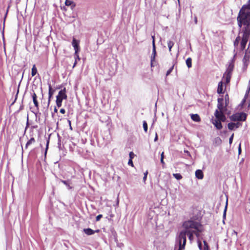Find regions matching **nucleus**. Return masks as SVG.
<instances>
[{"mask_svg":"<svg viewBox=\"0 0 250 250\" xmlns=\"http://www.w3.org/2000/svg\"><path fill=\"white\" fill-rule=\"evenodd\" d=\"M233 136H234V134H232L229 139V143L230 144H231L232 142V140L233 139Z\"/></svg>","mask_w":250,"mask_h":250,"instance_id":"40","label":"nucleus"},{"mask_svg":"<svg viewBox=\"0 0 250 250\" xmlns=\"http://www.w3.org/2000/svg\"><path fill=\"white\" fill-rule=\"evenodd\" d=\"M204 243V248L202 250H209V246L206 241H203Z\"/></svg>","mask_w":250,"mask_h":250,"instance_id":"28","label":"nucleus"},{"mask_svg":"<svg viewBox=\"0 0 250 250\" xmlns=\"http://www.w3.org/2000/svg\"><path fill=\"white\" fill-rule=\"evenodd\" d=\"M241 125H242V124L239 122L235 123V127L236 128H239Z\"/></svg>","mask_w":250,"mask_h":250,"instance_id":"39","label":"nucleus"},{"mask_svg":"<svg viewBox=\"0 0 250 250\" xmlns=\"http://www.w3.org/2000/svg\"><path fill=\"white\" fill-rule=\"evenodd\" d=\"M35 142V139L32 137L26 143L25 146V149H27L28 147V146L29 145H30L31 144H32L33 143H34Z\"/></svg>","mask_w":250,"mask_h":250,"instance_id":"22","label":"nucleus"},{"mask_svg":"<svg viewBox=\"0 0 250 250\" xmlns=\"http://www.w3.org/2000/svg\"><path fill=\"white\" fill-rule=\"evenodd\" d=\"M157 140H158V135H157V134L156 133L154 141V142H156Z\"/></svg>","mask_w":250,"mask_h":250,"instance_id":"48","label":"nucleus"},{"mask_svg":"<svg viewBox=\"0 0 250 250\" xmlns=\"http://www.w3.org/2000/svg\"><path fill=\"white\" fill-rule=\"evenodd\" d=\"M60 112H61V113H62V114H64V113H65V109H63V108H62V109H61V110H60Z\"/></svg>","mask_w":250,"mask_h":250,"instance_id":"46","label":"nucleus"},{"mask_svg":"<svg viewBox=\"0 0 250 250\" xmlns=\"http://www.w3.org/2000/svg\"><path fill=\"white\" fill-rule=\"evenodd\" d=\"M228 128L229 130H233L234 129L235 127V123H229L228 125Z\"/></svg>","mask_w":250,"mask_h":250,"instance_id":"26","label":"nucleus"},{"mask_svg":"<svg viewBox=\"0 0 250 250\" xmlns=\"http://www.w3.org/2000/svg\"><path fill=\"white\" fill-rule=\"evenodd\" d=\"M156 56V46L155 44H153V46H152V53L151 55V66H153V62L154 61L155 59V57Z\"/></svg>","mask_w":250,"mask_h":250,"instance_id":"11","label":"nucleus"},{"mask_svg":"<svg viewBox=\"0 0 250 250\" xmlns=\"http://www.w3.org/2000/svg\"><path fill=\"white\" fill-rule=\"evenodd\" d=\"M240 41V37L239 36L237 37L235 41L234 42V45L235 46H237L239 43V42Z\"/></svg>","mask_w":250,"mask_h":250,"instance_id":"31","label":"nucleus"},{"mask_svg":"<svg viewBox=\"0 0 250 250\" xmlns=\"http://www.w3.org/2000/svg\"><path fill=\"white\" fill-rule=\"evenodd\" d=\"M48 144H49V140H48L47 142L46 151H47V150L48 149ZM45 153H46V151H45Z\"/></svg>","mask_w":250,"mask_h":250,"instance_id":"50","label":"nucleus"},{"mask_svg":"<svg viewBox=\"0 0 250 250\" xmlns=\"http://www.w3.org/2000/svg\"><path fill=\"white\" fill-rule=\"evenodd\" d=\"M128 165H130V166H131L132 167H133V164L132 160L131 159H129L128 161Z\"/></svg>","mask_w":250,"mask_h":250,"instance_id":"42","label":"nucleus"},{"mask_svg":"<svg viewBox=\"0 0 250 250\" xmlns=\"http://www.w3.org/2000/svg\"><path fill=\"white\" fill-rule=\"evenodd\" d=\"M129 159L132 160L134 156V154L133 153V152H130L129 154Z\"/></svg>","mask_w":250,"mask_h":250,"instance_id":"38","label":"nucleus"},{"mask_svg":"<svg viewBox=\"0 0 250 250\" xmlns=\"http://www.w3.org/2000/svg\"><path fill=\"white\" fill-rule=\"evenodd\" d=\"M48 87H49V92H48V100L47 105L49 106V105L50 103L51 98H52V97L53 96V95L54 94L55 90L52 88L50 84L48 83Z\"/></svg>","mask_w":250,"mask_h":250,"instance_id":"10","label":"nucleus"},{"mask_svg":"<svg viewBox=\"0 0 250 250\" xmlns=\"http://www.w3.org/2000/svg\"><path fill=\"white\" fill-rule=\"evenodd\" d=\"M247 115L245 113L241 112L233 114L230 117L232 121H244L246 120Z\"/></svg>","mask_w":250,"mask_h":250,"instance_id":"5","label":"nucleus"},{"mask_svg":"<svg viewBox=\"0 0 250 250\" xmlns=\"http://www.w3.org/2000/svg\"><path fill=\"white\" fill-rule=\"evenodd\" d=\"M233 64L230 63L224 74H225V75H229L231 76L232 72L233 70Z\"/></svg>","mask_w":250,"mask_h":250,"instance_id":"14","label":"nucleus"},{"mask_svg":"<svg viewBox=\"0 0 250 250\" xmlns=\"http://www.w3.org/2000/svg\"><path fill=\"white\" fill-rule=\"evenodd\" d=\"M173 176L177 180H180L182 178V175L179 173H173Z\"/></svg>","mask_w":250,"mask_h":250,"instance_id":"29","label":"nucleus"},{"mask_svg":"<svg viewBox=\"0 0 250 250\" xmlns=\"http://www.w3.org/2000/svg\"><path fill=\"white\" fill-rule=\"evenodd\" d=\"M237 234V233L235 230H233L232 232V235H235L236 236Z\"/></svg>","mask_w":250,"mask_h":250,"instance_id":"52","label":"nucleus"},{"mask_svg":"<svg viewBox=\"0 0 250 250\" xmlns=\"http://www.w3.org/2000/svg\"><path fill=\"white\" fill-rule=\"evenodd\" d=\"M65 4L66 6H70L72 9L75 7V3L70 0H66Z\"/></svg>","mask_w":250,"mask_h":250,"instance_id":"20","label":"nucleus"},{"mask_svg":"<svg viewBox=\"0 0 250 250\" xmlns=\"http://www.w3.org/2000/svg\"><path fill=\"white\" fill-rule=\"evenodd\" d=\"M196 177L199 179H202L204 177V174L202 170L198 169L195 171Z\"/></svg>","mask_w":250,"mask_h":250,"instance_id":"16","label":"nucleus"},{"mask_svg":"<svg viewBox=\"0 0 250 250\" xmlns=\"http://www.w3.org/2000/svg\"><path fill=\"white\" fill-rule=\"evenodd\" d=\"M72 45L75 49V54H78V52L80 51L79 41L73 38Z\"/></svg>","mask_w":250,"mask_h":250,"instance_id":"9","label":"nucleus"},{"mask_svg":"<svg viewBox=\"0 0 250 250\" xmlns=\"http://www.w3.org/2000/svg\"><path fill=\"white\" fill-rule=\"evenodd\" d=\"M54 112L57 113L58 112V109L56 108V107H55L54 110Z\"/></svg>","mask_w":250,"mask_h":250,"instance_id":"55","label":"nucleus"},{"mask_svg":"<svg viewBox=\"0 0 250 250\" xmlns=\"http://www.w3.org/2000/svg\"><path fill=\"white\" fill-rule=\"evenodd\" d=\"M186 62L188 68H190L192 66V60L190 58H188Z\"/></svg>","mask_w":250,"mask_h":250,"instance_id":"23","label":"nucleus"},{"mask_svg":"<svg viewBox=\"0 0 250 250\" xmlns=\"http://www.w3.org/2000/svg\"><path fill=\"white\" fill-rule=\"evenodd\" d=\"M237 23L243 33V37L241 42V49L243 50L245 48L250 36V24L246 22L240 23L239 21H237Z\"/></svg>","mask_w":250,"mask_h":250,"instance_id":"3","label":"nucleus"},{"mask_svg":"<svg viewBox=\"0 0 250 250\" xmlns=\"http://www.w3.org/2000/svg\"><path fill=\"white\" fill-rule=\"evenodd\" d=\"M99 231L100 230L99 229L93 230V229L90 228L83 229V231L84 232V233L88 235H92L94 234L95 232H99Z\"/></svg>","mask_w":250,"mask_h":250,"instance_id":"12","label":"nucleus"},{"mask_svg":"<svg viewBox=\"0 0 250 250\" xmlns=\"http://www.w3.org/2000/svg\"><path fill=\"white\" fill-rule=\"evenodd\" d=\"M37 73V69L35 64H34L31 71V75L32 76H34Z\"/></svg>","mask_w":250,"mask_h":250,"instance_id":"24","label":"nucleus"},{"mask_svg":"<svg viewBox=\"0 0 250 250\" xmlns=\"http://www.w3.org/2000/svg\"><path fill=\"white\" fill-rule=\"evenodd\" d=\"M237 21L240 23L246 22L250 24V0L246 4L242 6L238 13Z\"/></svg>","mask_w":250,"mask_h":250,"instance_id":"2","label":"nucleus"},{"mask_svg":"<svg viewBox=\"0 0 250 250\" xmlns=\"http://www.w3.org/2000/svg\"><path fill=\"white\" fill-rule=\"evenodd\" d=\"M74 58H75V61L76 60L77 61V60H79V61L80 60V58L79 57L78 53V54H75V53H74Z\"/></svg>","mask_w":250,"mask_h":250,"instance_id":"36","label":"nucleus"},{"mask_svg":"<svg viewBox=\"0 0 250 250\" xmlns=\"http://www.w3.org/2000/svg\"><path fill=\"white\" fill-rule=\"evenodd\" d=\"M77 61L76 60L75 61V62H74V64H73V67H74L76 66V65L77 64Z\"/></svg>","mask_w":250,"mask_h":250,"instance_id":"54","label":"nucleus"},{"mask_svg":"<svg viewBox=\"0 0 250 250\" xmlns=\"http://www.w3.org/2000/svg\"><path fill=\"white\" fill-rule=\"evenodd\" d=\"M223 99L222 98L218 99V103H223Z\"/></svg>","mask_w":250,"mask_h":250,"instance_id":"44","label":"nucleus"},{"mask_svg":"<svg viewBox=\"0 0 250 250\" xmlns=\"http://www.w3.org/2000/svg\"><path fill=\"white\" fill-rule=\"evenodd\" d=\"M164 153L163 152L161 154V159H164Z\"/></svg>","mask_w":250,"mask_h":250,"instance_id":"49","label":"nucleus"},{"mask_svg":"<svg viewBox=\"0 0 250 250\" xmlns=\"http://www.w3.org/2000/svg\"><path fill=\"white\" fill-rule=\"evenodd\" d=\"M102 217H103V215L102 214L98 215V216H97V217L96 218V221H99Z\"/></svg>","mask_w":250,"mask_h":250,"instance_id":"41","label":"nucleus"},{"mask_svg":"<svg viewBox=\"0 0 250 250\" xmlns=\"http://www.w3.org/2000/svg\"><path fill=\"white\" fill-rule=\"evenodd\" d=\"M248 202H249V203H250V197L248 199Z\"/></svg>","mask_w":250,"mask_h":250,"instance_id":"57","label":"nucleus"},{"mask_svg":"<svg viewBox=\"0 0 250 250\" xmlns=\"http://www.w3.org/2000/svg\"><path fill=\"white\" fill-rule=\"evenodd\" d=\"M61 182L67 186L68 189H71L72 188V187L70 186V184L68 181L65 180H61Z\"/></svg>","mask_w":250,"mask_h":250,"instance_id":"27","label":"nucleus"},{"mask_svg":"<svg viewBox=\"0 0 250 250\" xmlns=\"http://www.w3.org/2000/svg\"><path fill=\"white\" fill-rule=\"evenodd\" d=\"M68 124H69V125H71V121L70 120H68Z\"/></svg>","mask_w":250,"mask_h":250,"instance_id":"56","label":"nucleus"},{"mask_svg":"<svg viewBox=\"0 0 250 250\" xmlns=\"http://www.w3.org/2000/svg\"><path fill=\"white\" fill-rule=\"evenodd\" d=\"M248 107L249 108L250 107V103L249 104V105L248 106Z\"/></svg>","mask_w":250,"mask_h":250,"instance_id":"58","label":"nucleus"},{"mask_svg":"<svg viewBox=\"0 0 250 250\" xmlns=\"http://www.w3.org/2000/svg\"><path fill=\"white\" fill-rule=\"evenodd\" d=\"M67 95L66 94V88L64 87L59 92L58 95L56 96V104L58 107L62 106V101L63 100L67 99Z\"/></svg>","mask_w":250,"mask_h":250,"instance_id":"4","label":"nucleus"},{"mask_svg":"<svg viewBox=\"0 0 250 250\" xmlns=\"http://www.w3.org/2000/svg\"><path fill=\"white\" fill-rule=\"evenodd\" d=\"M191 118L193 121L197 122H200L201 120L200 116L197 114H191Z\"/></svg>","mask_w":250,"mask_h":250,"instance_id":"19","label":"nucleus"},{"mask_svg":"<svg viewBox=\"0 0 250 250\" xmlns=\"http://www.w3.org/2000/svg\"><path fill=\"white\" fill-rule=\"evenodd\" d=\"M161 163L163 165V167H164V166L165 165V163L164 161V159H161Z\"/></svg>","mask_w":250,"mask_h":250,"instance_id":"45","label":"nucleus"},{"mask_svg":"<svg viewBox=\"0 0 250 250\" xmlns=\"http://www.w3.org/2000/svg\"><path fill=\"white\" fill-rule=\"evenodd\" d=\"M143 128H144V131L146 132L147 131V123L146 122V121H143Z\"/></svg>","mask_w":250,"mask_h":250,"instance_id":"32","label":"nucleus"},{"mask_svg":"<svg viewBox=\"0 0 250 250\" xmlns=\"http://www.w3.org/2000/svg\"><path fill=\"white\" fill-rule=\"evenodd\" d=\"M217 107H218V109L221 111V110H222L223 107V103H218Z\"/></svg>","mask_w":250,"mask_h":250,"instance_id":"34","label":"nucleus"},{"mask_svg":"<svg viewBox=\"0 0 250 250\" xmlns=\"http://www.w3.org/2000/svg\"><path fill=\"white\" fill-rule=\"evenodd\" d=\"M152 46H153V44H155V36H154V35L152 36Z\"/></svg>","mask_w":250,"mask_h":250,"instance_id":"43","label":"nucleus"},{"mask_svg":"<svg viewBox=\"0 0 250 250\" xmlns=\"http://www.w3.org/2000/svg\"><path fill=\"white\" fill-rule=\"evenodd\" d=\"M241 152V145L240 144L238 147V153L240 154Z\"/></svg>","mask_w":250,"mask_h":250,"instance_id":"47","label":"nucleus"},{"mask_svg":"<svg viewBox=\"0 0 250 250\" xmlns=\"http://www.w3.org/2000/svg\"><path fill=\"white\" fill-rule=\"evenodd\" d=\"M250 212V209H249V210L248 212Z\"/></svg>","mask_w":250,"mask_h":250,"instance_id":"60","label":"nucleus"},{"mask_svg":"<svg viewBox=\"0 0 250 250\" xmlns=\"http://www.w3.org/2000/svg\"><path fill=\"white\" fill-rule=\"evenodd\" d=\"M223 82H220L218 85V88H217V93L218 94H222L224 92L223 91Z\"/></svg>","mask_w":250,"mask_h":250,"instance_id":"17","label":"nucleus"},{"mask_svg":"<svg viewBox=\"0 0 250 250\" xmlns=\"http://www.w3.org/2000/svg\"><path fill=\"white\" fill-rule=\"evenodd\" d=\"M231 76V75H225V74H224L223 79H224L225 80V82L226 83H229Z\"/></svg>","mask_w":250,"mask_h":250,"instance_id":"21","label":"nucleus"},{"mask_svg":"<svg viewBox=\"0 0 250 250\" xmlns=\"http://www.w3.org/2000/svg\"><path fill=\"white\" fill-rule=\"evenodd\" d=\"M221 122V121L219 120H217L215 119L214 120H212V123L217 129H221L222 128V125Z\"/></svg>","mask_w":250,"mask_h":250,"instance_id":"13","label":"nucleus"},{"mask_svg":"<svg viewBox=\"0 0 250 250\" xmlns=\"http://www.w3.org/2000/svg\"><path fill=\"white\" fill-rule=\"evenodd\" d=\"M249 93V90L247 91V92L246 93L244 98L243 99V100H242V101L241 102V103L240 104L242 106H243L244 105V104H245V103L246 102V99L248 96Z\"/></svg>","mask_w":250,"mask_h":250,"instance_id":"30","label":"nucleus"},{"mask_svg":"<svg viewBox=\"0 0 250 250\" xmlns=\"http://www.w3.org/2000/svg\"><path fill=\"white\" fill-rule=\"evenodd\" d=\"M200 233L198 232H186V235L187 234L188 236V238L190 240H192L193 239V235L195 234L197 237L200 236Z\"/></svg>","mask_w":250,"mask_h":250,"instance_id":"15","label":"nucleus"},{"mask_svg":"<svg viewBox=\"0 0 250 250\" xmlns=\"http://www.w3.org/2000/svg\"><path fill=\"white\" fill-rule=\"evenodd\" d=\"M37 95L36 94V93L35 92H34L32 94V98H33V103H34V104L35 105V106L37 108H38L39 107V103L37 101Z\"/></svg>","mask_w":250,"mask_h":250,"instance_id":"18","label":"nucleus"},{"mask_svg":"<svg viewBox=\"0 0 250 250\" xmlns=\"http://www.w3.org/2000/svg\"><path fill=\"white\" fill-rule=\"evenodd\" d=\"M214 115L216 117V120H219L221 122H225L226 118L225 116L223 114V113L221 111H218V110H216L215 112Z\"/></svg>","mask_w":250,"mask_h":250,"instance_id":"8","label":"nucleus"},{"mask_svg":"<svg viewBox=\"0 0 250 250\" xmlns=\"http://www.w3.org/2000/svg\"><path fill=\"white\" fill-rule=\"evenodd\" d=\"M183 227L184 230L181 231L178 235L179 238H181V234H184L185 237L186 238V232H198L201 233L202 231V226L201 224L194 220H188L183 223Z\"/></svg>","mask_w":250,"mask_h":250,"instance_id":"1","label":"nucleus"},{"mask_svg":"<svg viewBox=\"0 0 250 250\" xmlns=\"http://www.w3.org/2000/svg\"><path fill=\"white\" fill-rule=\"evenodd\" d=\"M174 43L172 41H169L167 42V45H168V50H169V51L170 52L171 51V48L173 47V46L174 45Z\"/></svg>","mask_w":250,"mask_h":250,"instance_id":"25","label":"nucleus"},{"mask_svg":"<svg viewBox=\"0 0 250 250\" xmlns=\"http://www.w3.org/2000/svg\"><path fill=\"white\" fill-rule=\"evenodd\" d=\"M250 58V51H249L247 50L245 54L244 55V57L243 59V63L244 65V68L246 69L247 67L248 66L249 63V60Z\"/></svg>","mask_w":250,"mask_h":250,"instance_id":"7","label":"nucleus"},{"mask_svg":"<svg viewBox=\"0 0 250 250\" xmlns=\"http://www.w3.org/2000/svg\"><path fill=\"white\" fill-rule=\"evenodd\" d=\"M147 174H148V171H146L144 173V176L143 177V180H144V182H145L146 179Z\"/></svg>","mask_w":250,"mask_h":250,"instance_id":"37","label":"nucleus"},{"mask_svg":"<svg viewBox=\"0 0 250 250\" xmlns=\"http://www.w3.org/2000/svg\"><path fill=\"white\" fill-rule=\"evenodd\" d=\"M197 242H198V246L199 249H200V250H202L203 249V248H202V243H201V241L198 240Z\"/></svg>","mask_w":250,"mask_h":250,"instance_id":"35","label":"nucleus"},{"mask_svg":"<svg viewBox=\"0 0 250 250\" xmlns=\"http://www.w3.org/2000/svg\"><path fill=\"white\" fill-rule=\"evenodd\" d=\"M58 146L60 147L61 146V140L60 139H59V142L58 143Z\"/></svg>","mask_w":250,"mask_h":250,"instance_id":"53","label":"nucleus"},{"mask_svg":"<svg viewBox=\"0 0 250 250\" xmlns=\"http://www.w3.org/2000/svg\"><path fill=\"white\" fill-rule=\"evenodd\" d=\"M226 209H227V206L225 207V210H224V214H223L224 217L226 216Z\"/></svg>","mask_w":250,"mask_h":250,"instance_id":"51","label":"nucleus"},{"mask_svg":"<svg viewBox=\"0 0 250 250\" xmlns=\"http://www.w3.org/2000/svg\"><path fill=\"white\" fill-rule=\"evenodd\" d=\"M69 126H70V129H71V130H72V127H71V125H69Z\"/></svg>","mask_w":250,"mask_h":250,"instance_id":"59","label":"nucleus"},{"mask_svg":"<svg viewBox=\"0 0 250 250\" xmlns=\"http://www.w3.org/2000/svg\"><path fill=\"white\" fill-rule=\"evenodd\" d=\"M184 234L181 235V238L178 237L177 240L179 244V249L178 250H183L185 249V247L186 244V238L184 236Z\"/></svg>","mask_w":250,"mask_h":250,"instance_id":"6","label":"nucleus"},{"mask_svg":"<svg viewBox=\"0 0 250 250\" xmlns=\"http://www.w3.org/2000/svg\"><path fill=\"white\" fill-rule=\"evenodd\" d=\"M174 64H173L167 72V74H166V75L167 76H168L169 75L171 72L172 71L173 69V68H174Z\"/></svg>","mask_w":250,"mask_h":250,"instance_id":"33","label":"nucleus"}]
</instances>
